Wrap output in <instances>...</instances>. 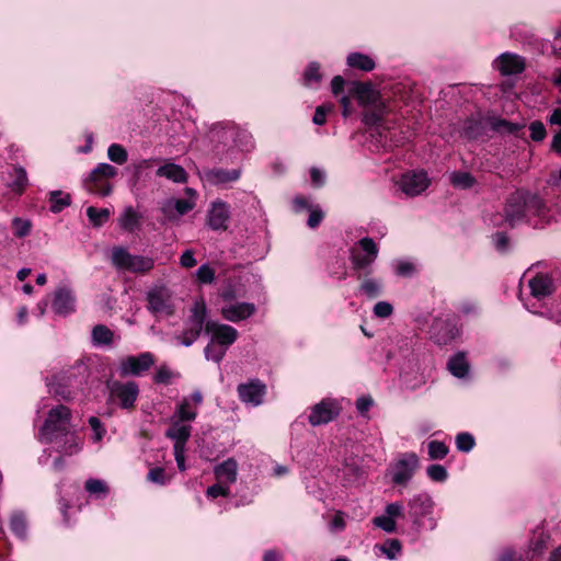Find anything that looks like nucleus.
<instances>
[{
	"label": "nucleus",
	"mask_w": 561,
	"mask_h": 561,
	"mask_svg": "<svg viewBox=\"0 0 561 561\" xmlns=\"http://www.w3.org/2000/svg\"><path fill=\"white\" fill-rule=\"evenodd\" d=\"M192 426L190 423L179 419L170 417L165 436L173 442V454L181 471L185 470L186 443L191 437Z\"/></svg>",
	"instance_id": "1"
},
{
	"label": "nucleus",
	"mask_w": 561,
	"mask_h": 561,
	"mask_svg": "<svg viewBox=\"0 0 561 561\" xmlns=\"http://www.w3.org/2000/svg\"><path fill=\"white\" fill-rule=\"evenodd\" d=\"M158 176L167 178L174 183H186L187 172L183 167L175 163H165L157 170Z\"/></svg>",
	"instance_id": "24"
},
{
	"label": "nucleus",
	"mask_w": 561,
	"mask_h": 561,
	"mask_svg": "<svg viewBox=\"0 0 561 561\" xmlns=\"http://www.w3.org/2000/svg\"><path fill=\"white\" fill-rule=\"evenodd\" d=\"M147 479L157 484H163L165 482V472L161 467L151 468L148 471Z\"/></svg>",
	"instance_id": "50"
},
{
	"label": "nucleus",
	"mask_w": 561,
	"mask_h": 561,
	"mask_svg": "<svg viewBox=\"0 0 561 561\" xmlns=\"http://www.w3.org/2000/svg\"><path fill=\"white\" fill-rule=\"evenodd\" d=\"M531 295L537 299H543L551 296L556 290V285L549 274H537L529 280Z\"/></svg>",
	"instance_id": "19"
},
{
	"label": "nucleus",
	"mask_w": 561,
	"mask_h": 561,
	"mask_svg": "<svg viewBox=\"0 0 561 561\" xmlns=\"http://www.w3.org/2000/svg\"><path fill=\"white\" fill-rule=\"evenodd\" d=\"M401 546L397 539L388 540L382 547L381 550L383 553L388 556L389 559H394L396 556L400 552Z\"/></svg>",
	"instance_id": "49"
},
{
	"label": "nucleus",
	"mask_w": 561,
	"mask_h": 561,
	"mask_svg": "<svg viewBox=\"0 0 561 561\" xmlns=\"http://www.w3.org/2000/svg\"><path fill=\"white\" fill-rule=\"evenodd\" d=\"M11 530L20 538L26 535V520L23 514L15 513L10 519Z\"/></svg>",
	"instance_id": "35"
},
{
	"label": "nucleus",
	"mask_w": 561,
	"mask_h": 561,
	"mask_svg": "<svg viewBox=\"0 0 561 561\" xmlns=\"http://www.w3.org/2000/svg\"><path fill=\"white\" fill-rule=\"evenodd\" d=\"M330 527L332 530H342L344 529L345 527V522H344V517H343V514L342 513H336L331 523H330Z\"/></svg>",
	"instance_id": "60"
},
{
	"label": "nucleus",
	"mask_w": 561,
	"mask_h": 561,
	"mask_svg": "<svg viewBox=\"0 0 561 561\" xmlns=\"http://www.w3.org/2000/svg\"><path fill=\"white\" fill-rule=\"evenodd\" d=\"M448 370L458 378H462L468 374L469 365L463 353L453 356L447 364Z\"/></svg>",
	"instance_id": "27"
},
{
	"label": "nucleus",
	"mask_w": 561,
	"mask_h": 561,
	"mask_svg": "<svg viewBox=\"0 0 561 561\" xmlns=\"http://www.w3.org/2000/svg\"><path fill=\"white\" fill-rule=\"evenodd\" d=\"M414 271V266L410 262H400L397 267V273L399 275H410Z\"/></svg>",
	"instance_id": "64"
},
{
	"label": "nucleus",
	"mask_w": 561,
	"mask_h": 561,
	"mask_svg": "<svg viewBox=\"0 0 561 561\" xmlns=\"http://www.w3.org/2000/svg\"><path fill=\"white\" fill-rule=\"evenodd\" d=\"M256 311V307L251 302H237L221 307L220 314L230 322H239L252 317Z\"/></svg>",
	"instance_id": "16"
},
{
	"label": "nucleus",
	"mask_w": 561,
	"mask_h": 561,
	"mask_svg": "<svg viewBox=\"0 0 561 561\" xmlns=\"http://www.w3.org/2000/svg\"><path fill=\"white\" fill-rule=\"evenodd\" d=\"M141 216L131 206L126 207L118 218L119 227L128 232H134L140 227Z\"/></svg>",
	"instance_id": "25"
},
{
	"label": "nucleus",
	"mask_w": 561,
	"mask_h": 561,
	"mask_svg": "<svg viewBox=\"0 0 561 561\" xmlns=\"http://www.w3.org/2000/svg\"><path fill=\"white\" fill-rule=\"evenodd\" d=\"M360 289L369 298H375L380 293V285L374 279H366L360 285Z\"/></svg>",
	"instance_id": "46"
},
{
	"label": "nucleus",
	"mask_w": 561,
	"mask_h": 561,
	"mask_svg": "<svg viewBox=\"0 0 561 561\" xmlns=\"http://www.w3.org/2000/svg\"><path fill=\"white\" fill-rule=\"evenodd\" d=\"M323 217H324V214L319 207L310 208V214H309L307 224L310 228H316L320 225Z\"/></svg>",
	"instance_id": "53"
},
{
	"label": "nucleus",
	"mask_w": 561,
	"mask_h": 561,
	"mask_svg": "<svg viewBox=\"0 0 561 561\" xmlns=\"http://www.w3.org/2000/svg\"><path fill=\"white\" fill-rule=\"evenodd\" d=\"M238 465L232 458L227 459L215 468L217 484L208 488L207 491H225L231 483L237 480Z\"/></svg>",
	"instance_id": "14"
},
{
	"label": "nucleus",
	"mask_w": 561,
	"mask_h": 561,
	"mask_svg": "<svg viewBox=\"0 0 561 561\" xmlns=\"http://www.w3.org/2000/svg\"><path fill=\"white\" fill-rule=\"evenodd\" d=\"M112 264L118 271L146 274L153 268L154 261L149 256L131 254L123 247H115L112 250Z\"/></svg>",
	"instance_id": "2"
},
{
	"label": "nucleus",
	"mask_w": 561,
	"mask_h": 561,
	"mask_svg": "<svg viewBox=\"0 0 561 561\" xmlns=\"http://www.w3.org/2000/svg\"><path fill=\"white\" fill-rule=\"evenodd\" d=\"M373 524L387 533H392L396 529V520L392 519V517L387 516L386 514L375 517L373 519Z\"/></svg>",
	"instance_id": "43"
},
{
	"label": "nucleus",
	"mask_w": 561,
	"mask_h": 561,
	"mask_svg": "<svg viewBox=\"0 0 561 561\" xmlns=\"http://www.w3.org/2000/svg\"><path fill=\"white\" fill-rule=\"evenodd\" d=\"M347 65L363 71H371L375 68L374 60L369 56L359 53L350 54Z\"/></svg>",
	"instance_id": "28"
},
{
	"label": "nucleus",
	"mask_w": 561,
	"mask_h": 561,
	"mask_svg": "<svg viewBox=\"0 0 561 561\" xmlns=\"http://www.w3.org/2000/svg\"><path fill=\"white\" fill-rule=\"evenodd\" d=\"M419 458L415 454H404L392 468V480L394 483L402 485L409 481L414 470L417 468Z\"/></svg>",
	"instance_id": "12"
},
{
	"label": "nucleus",
	"mask_w": 561,
	"mask_h": 561,
	"mask_svg": "<svg viewBox=\"0 0 561 561\" xmlns=\"http://www.w3.org/2000/svg\"><path fill=\"white\" fill-rule=\"evenodd\" d=\"M496 68L504 76L518 75L525 69V59L516 54L504 53L495 61Z\"/></svg>",
	"instance_id": "18"
},
{
	"label": "nucleus",
	"mask_w": 561,
	"mask_h": 561,
	"mask_svg": "<svg viewBox=\"0 0 561 561\" xmlns=\"http://www.w3.org/2000/svg\"><path fill=\"white\" fill-rule=\"evenodd\" d=\"M393 311L392 306L387 301H379L374 307V313L379 318H388Z\"/></svg>",
	"instance_id": "51"
},
{
	"label": "nucleus",
	"mask_w": 561,
	"mask_h": 561,
	"mask_svg": "<svg viewBox=\"0 0 561 561\" xmlns=\"http://www.w3.org/2000/svg\"><path fill=\"white\" fill-rule=\"evenodd\" d=\"M50 210L60 213L64 208L70 206L71 195L62 191H53L49 193Z\"/></svg>",
	"instance_id": "30"
},
{
	"label": "nucleus",
	"mask_w": 561,
	"mask_h": 561,
	"mask_svg": "<svg viewBox=\"0 0 561 561\" xmlns=\"http://www.w3.org/2000/svg\"><path fill=\"white\" fill-rule=\"evenodd\" d=\"M196 278L202 284H211L215 280V270L209 264H203L196 271Z\"/></svg>",
	"instance_id": "39"
},
{
	"label": "nucleus",
	"mask_w": 561,
	"mask_h": 561,
	"mask_svg": "<svg viewBox=\"0 0 561 561\" xmlns=\"http://www.w3.org/2000/svg\"><path fill=\"white\" fill-rule=\"evenodd\" d=\"M450 183L456 187L468 188L473 185L474 180L467 172H454L450 174Z\"/></svg>",
	"instance_id": "37"
},
{
	"label": "nucleus",
	"mask_w": 561,
	"mask_h": 561,
	"mask_svg": "<svg viewBox=\"0 0 561 561\" xmlns=\"http://www.w3.org/2000/svg\"><path fill=\"white\" fill-rule=\"evenodd\" d=\"M110 485L100 479H89L85 482V491H106Z\"/></svg>",
	"instance_id": "54"
},
{
	"label": "nucleus",
	"mask_w": 561,
	"mask_h": 561,
	"mask_svg": "<svg viewBox=\"0 0 561 561\" xmlns=\"http://www.w3.org/2000/svg\"><path fill=\"white\" fill-rule=\"evenodd\" d=\"M197 416V411L192 407L188 398H184L175 408L172 417L184 422H193Z\"/></svg>",
	"instance_id": "26"
},
{
	"label": "nucleus",
	"mask_w": 561,
	"mask_h": 561,
	"mask_svg": "<svg viewBox=\"0 0 561 561\" xmlns=\"http://www.w3.org/2000/svg\"><path fill=\"white\" fill-rule=\"evenodd\" d=\"M310 178H311V181L312 183L316 185V186H320L323 184L324 182V174L322 171H320L319 169L317 168H312L310 170Z\"/></svg>",
	"instance_id": "61"
},
{
	"label": "nucleus",
	"mask_w": 561,
	"mask_h": 561,
	"mask_svg": "<svg viewBox=\"0 0 561 561\" xmlns=\"http://www.w3.org/2000/svg\"><path fill=\"white\" fill-rule=\"evenodd\" d=\"M13 232L16 237H24L28 234L31 229V224L28 220H24L21 218H14L12 220Z\"/></svg>",
	"instance_id": "45"
},
{
	"label": "nucleus",
	"mask_w": 561,
	"mask_h": 561,
	"mask_svg": "<svg viewBox=\"0 0 561 561\" xmlns=\"http://www.w3.org/2000/svg\"><path fill=\"white\" fill-rule=\"evenodd\" d=\"M456 446L460 451L468 453L474 446V438L469 433H460L456 437Z\"/></svg>",
	"instance_id": "41"
},
{
	"label": "nucleus",
	"mask_w": 561,
	"mask_h": 561,
	"mask_svg": "<svg viewBox=\"0 0 561 561\" xmlns=\"http://www.w3.org/2000/svg\"><path fill=\"white\" fill-rule=\"evenodd\" d=\"M117 170L108 163H100L91 172L87 182V187L90 193L106 196L112 192V185L104 180L116 176Z\"/></svg>",
	"instance_id": "7"
},
{
	"label": "nucleus",
	"mask_w": 561,
	"mask_h": 561,
	"mask_svg": "<svg viewBox=\"0 0 561 561\" xmlns=\"http://www.w3.org/2000/svg\"><path fill=\"white\" fill-rule=\"evenodd\" d=\"M82 442L77 437V435L69 434L66 435V439L64 445L60 447V454L65 456H72L78 454L81 450Z\"/></svg>",
	"instance_id": "32"
},
{
	"label": "nucleus",
	"mask_w": 561,
	"mask_h": 561,
	"mask_svg": "<svg viewBox=\"0 0 561 561\" xmlns=\"http://www.w3.org/2000/svg\"><path fill=\"white\" fill-rule=\"evenodd\" d=\"M523 126L511 123L506 119H497L493 123V129L496 131H504L508 134H514L518 131Z\"/></svg>",
	"instance_id": "44"
},
{
	"label": "nucleus",
	"mask_w": 561,
	"mask_h": 561,
	"mask_svg": "<svg viewBox=\"0 0 561 561\" xmlns=\"http://www.w3.org/2000/svg\"><path fill=\"white\" fill-rule=\"evenodd\" d=\"M108 159L117 164H123L127 161V151L118 144H113L107 149Z\"/></svg>",
	"instance_id": "36"
},
{
	"label": "nucleus",
	"mask_w": 561,
	"mask_h": 561,
	"mask_svg": "<svg viewBox=\"0 0 561 561\" xmlns=\"http://www.w3.org/2000/svg\"><path fill=\"white\" fill-rule=\"evenodd\" d=\"M194 208V203L186 199H170L162 206V211L169 219L175 218L176 216H183Z\"/></svg>",
	"instance_id": "23"
},
{
	"label": "nucleus",
	"mask_w": 561,
	"mask_h": 561,
	"mask_svg": "<svg viewBox=\"0 0 561 561\" xmlns=\"http://www.w3.org/2000/svg\"><path fill=\"white\" fill-rule=\"evenodd\" d=\"M207 317V307L203 298L196 299L191 308L188 318V329L181 336V342L185 346L192 345L199 336Z\"/></svg>",
	"instance_id": "3"
},
{
	"label": "nucleus",
	"mask_w": 561,
	"mask_h": 561,
	"mask_svg": "<svg viewBox=\"0 0 561 561\" xmlns=\"http://www.w3.org/2000/svg\"><path fill=\"white\" fill-rule=\"evenodd\" d=\"M89 424L92 427V430L94 431L95 440L96 442L101 440L105 433V430L103 428L101 421L96 416H91L89 419Z\"/></svg>",
	"instance_id": "55"
},
{
	"label": "nucleus",
	"mask_w": 561,
	"mask_h": 561,
	"mask_svg": "<svg viewBox=\"0 0 561 561\" xmlns=\"http://www.w3.org/2000/svg\"><path fill=\"white\" fill-rule=\"evenodd\" d=\"M87 216L93 226L100 227L108 220L111 211L107 208L98 209L91 206L87 208Z\"/></svg>",
	"instance_id": "33"
},
{
	"label": "nucleus",
	"mask_w": 561,
	"mask_h": 561,
	"mask_svg": "<svg viewBox=\"0 0 561 561\" xmlns=\"http://www.w3.org/2000/svg\"><path fill=\"white\" fill-rule=\"evenodd\" d=\"M148 310L157 317H170L174 313V305L170 290L163 286L152 288L147 294Z\"/></svg>",
	"instance_id": "6"
},
{
	"label": "nucleus",
	"mask_w": 561,
	"mask_h": 561,
	"mask_svg": "<svg viewBox=\"0 0 561 561\" xmlns=\"http://www.w3.org/2000/svg\"><path fill=\"white\" fill-rule=\"evenodd\" d=\"M240 176L239 170H213L208 172L207 178L214 184H222L238 180Z\"/></svg>",
	"instance_id": "29"
},
{
	"label": "nucleus",
	"mask_w": 561,
	"mask_h": 561,
	"mask_svg": "<svg viewBox=\"0 0 561 561\" xmlns=\"http://www.w3.org/2000/svg\"><path fill=\"white\" fill-rule=\"evenodd\" d=\"M327 112L324 106H318L316 108L312 122L317 125H323L327 121Z\"/></svg>",
	"instance_id": "59"
},
{
	"label": "nucleus",
	"mask_w": 561,
	"mask_h": 561,
	"mask_svg": "<svg viewBox=\"0 0 561 561\" xmlns=\"http://www.w3.org/2000/svg\"><path fill=\"white\" fill-rule=\"evenodd\" d=\"M53 309L61 316L75 311V297L72 293L66 288L57 289L53 301Z\"/></svg>",
	"instance_id": "22"
},
{
	"label": "nucleus",
	"mask_w": 561,
	"mask_h": 561,
	"mask_svg": "<svg viewBox=\"0 0 561 561\" xmlns=\"http://www.w3.org/2000/svg\"><path fill=\"white\" fill-rule=\"evenodd\" d=\"M205 332L211 336V342H216L226 350L233 344L238 337V331L228 324L216 321H207Z\"/></svg>",
	"instance_id": "11"
},
{
	"label": "nucleus",
	"mask_w": 561,
	"mask_h": 561,
	"mask_svg": "<svg viewBox=\"0 0 561 561\" xmlns=\"http://www.w3.org/2000/svg\"><path fill=\"white\" fill-rule=\"evenodd\" d=\"M525 215V197L523 193H515L505 208V218L511 226H514Z\"/></svg>",
	"instance_id": "21"
},
{
	"label": "nucleus",
	"mask_w": 561,
	"mask_h": 561,
	"mask_svg": "<svg viewBox=\"0 0 561 561\" xmlns=\"http://www.w3.org/2000/svg\"><path fill=\"white\" fill-rule=\"evenodd\" d=\"M431 183L426 172L412 171L401 175L398 184L400 190L408 196H416L424 192Z\"/></svg>",
	"instance_id": "9"
},
{
	"label": "nucleus",
	"mask_w": 561,
	"mask_h": 561,
	"mask_svg": "<svg viewBox=\"0 0 561 561\" xmlns=\"http://www.w3.org/2000/svg\"><path fill=\"white\" fill-rule=\"evenodd\" d=\"M230 218L229 206L222 201H216L211 204L208 211L207 221L213 230H226Z\"/></svg>",
	"instance_id": "17"
},
{
	"label": "nucleus",
	"mask_w": 561,
	"mask_h": 561,
	"mask_svg": "<svg viewBox=\"0 0 561 561\" xmlns=\"http://www.w3.org/2000/svg\"><path fill=\"white\" fill-rule=\"evenodd\" d=\"M92 339L95 344L108 345L113 341V332L105 325H95L92 331Z\"/></svg>",
	"instance_id": "34"
},
{
	"label": "nucleus",
	"mask_w": 561,
	"mask_h": 561,
	"mask_svg": "<svg viewBox=\"0 0 561 561\" xmlns=\"http://www.w3.org/2000/svg\"><path fill=\"white\" fill-rule=\"evenodd\" d=\"M339 414V407L335 402L323 400L316 404L309 414V423L312 426L327 424Z\"/></svg>",
	"instance_id": "15"
},
{
	"label": "nucleus",
	"mask_w": 561,
	"mask_h": 561,
	"mask_svg": "<svg viewBox=\"0 0 561 561\" xmlns=\"http://www.w3.org/2000/svg\"><path fill=\"white\" fill-rule=\"evenodd\" d=\"M15 181L12 183V188L22 193L27 185V174L23 168H14Z\"/></svg>",
	"instance_id": "42"
},
{
	"label": "nucleus",
	"mask_w": 561,
	"mask_h": 561,
	"mask_svg": "<svg viewBox=\"0 0 561 561\" xmlns=\"http://www.w3.org/2000/svg\"><path fill=\"white\" fill-rule=\"evenodd\" d=\"M71 421V411L66 405L53 408L41 430V435L46 442L53 440V435L66 432Z\"/></svg>",
	"instance_id": "4"
},
{
	"label": "nucleus",
	"mask_w": 561,
	"mask_h": 561,
	"mask_svg": "<svg viewBox=\"0 0 561 561\" xmlns=\"http://www.w3.org/2000/svg\"><path fill=\"white\" fill-rule=\"evenodd\" d=\"M350 94L354 95L362 106L374 105L379 101V93L369 83L353 82Z\"/></svg>",
	"instance_id": "20"
},
{
	"label": "nucleus",
	"mask_w": 561,
	"mask_h": 561,
	"mask_svg": "<svg viewBox=\"0 0 561 561\" xmlns=\"http://www.w3.org/2000/svg\"><path fill=\"white\" fill-rule=\"evenodd\" d=\"M237 391L243 403L257 407L263 403L266 386L259 379H252L249 382L240 383Z\"/></svg>",
	"instance_id": "10"
},
{
	"label": "nucleus",
	"mask_w": 561,
	"mask_h": 561,
	"mask_svg": "<svg viewBox=\"0 0 561 561\" xmlns=\"http://www.w3.org/2000/svg\"><path fill=\"white\" fill-rule=\"evenodd\" d=\"M358 243L365 254H362L356 250H352L351 261L354 268L363 270L368 267L376 260L378 249L374 240L368 237L360 239Z\"/></svg>",
	"instance_id": "13"
},
{
	"label": "nucleus",
	"mask_w": 561,
	"mask_h": 561,
	"mask_svg": "<svg viewBox=\"0 0 561 561\" xmlns=\"http://www.w3.org/2000/svg\"><path fill=\"white\" fill-rule=\"evenodd\" d=\"M152 162H153L152 159H144V160L139 161L138 163H136L134 165L136 178H140L141 173L145 170L150 169L152 167Z\"/></svg>",
	"instance_id": "58"
},
{
	"label": "nucleus",
	"mask_w": 561,
	"mask_h": 561,
	"mask_svg": "<svg viewBox=\"0 0 561 561\" xmlns=\"http://www.w3.org/2000/svg\"><path fill=\"white\" fill-rule=\"evenodd\" d=\"M180 264L185 268H191L196 265V260L194 257V252L192 250H186L180 257Z\"/></svg>",
	"instance_id": "56"
},
{
	"label": "nucleus",
	"mask_w": 561,
	"mask_h": 561,
	"mask_svg": "<svg viewBox=\"0 0 561 561\" xmlns=\"http://www.w3.org/2000/svg\"><path fill=\"white\" fill-rule=\"evenodd\" d=\"M344 79L341 76H335L331 81V89L333 94H339L344 88Z\"/></svg>",
	"instance_id": "62"
},
{
	"label": "nucleus",
	"mask_w": 561,
	"mask_h": 561,
	"mask_svg": "<svg viewBox=\"0 0 561 561\" xmlns=\"http://www.w3.org/2000/svg\"><path fill=\"white\" fill-rule=\"evenodd\" d=\"M179 375L174 373L168 365H160L153 375V382L159 385H170Z\"/></svg>",
	"instance_id": "31"
},
{
	"label": "nucleus",
	"mask_w": 561,
	"mask_h": 561,
	"mask_svg": "<svg viewBox=\"0 0 561 561\" xmlns=\"http://www.w3.org/2000/svg\"><path fill=\"white\" fill-rule=\"evenodd\" d=\"M226 354V348L216 350L213 344H208L205 348V357L208 360L219 363Z\"/></svg>",
	"instance_id": "52"
},
{
	"label": "nucleus",
	"mask_w": 561,
	"mask_h": 561,
	"mask_svg": "<svg viewBox=\"0 0 561 561\" xmlns=\"http://www.w3.org/2000/svg\"><path fill=\"white\" fill-rule=\"evenodd\" d=\"M305 83L307 85H311L313 83H319L321 80L320 67L318 64H310L304 73Z\"/></svg>",
	"instance_id": "40"
},
{
	"label": "nucleus",
	"mask_w": 561,
	"mask_h": 561,
	"mask_svg": "<svg viewBox=\"0 0 561 561\" xmlns=\"http://www.w3.org/2000/svg\"><path fill=\"white\" fill-rule=\"evenodd\" d=\"M154 364V356L150 352L137 356H126L121 359L118 371L121 377L140 376Z\"/></svg>",
	"instance_id": "8"
},
{
	"label": "nucleus",
	"mask_w": 561,
	"mask_h": 561,
	"mask_svg": "<svg viewBox=\"0 0 561 561\" xmlns=\"http://www.w3.org/2000/svg\"><path fill=\"white\" fill-rule=\"evenodd\" d=\"M427 476L434 481H444L447 479V470L440 465H432L427 468Z\"/></svg>",
	"instance_id": "48"
},
{
	"label": "nucleus",
	"mask_w": 561,
	"mask_h": 561,
	"mask_svg": "<svg viewBox=\"0 0 561 561\" xmlns=\"http://www.w3.org/2000/svg\"><path fill=\"white\" fill-rule=\"evenodd\" d=\"M294 209L296 211H302L304 209H310L307 198L297 196L293 201Z\"/></svg>",
	"instance_id": "63"
},
{
	"label": "nucleus",
	"mask_w": 561,
	"mask_h": 561,
	"mask_svg": "<svg viewBox=\"0 0 561 561\" xmlns=\"http://www.w3.org/2000/svg\"><path fill=\"white\" fill-rule=\"evenodd\" d=\"M371 405H373V400L369 397H362V398H358L356 401V409L362 414L366 413L370 409Z\"/></svg>",
	"instance_id": "57"
},
{
	"label": "nucleus",
	"mask_w": 561,
	"mask_h": 561,
	"mask_svg": "<svg viewBox=\"0 0 561 561\" xmlns=\"http://www.w3.org/2000/svg\"><path fill=\"white\" fill-rule=\"evenodd\" d=\"M110 399L118 401L119 407L125 410L135 408V403L139 397V387L136 381H112L107 385Z\"/></svg>",
	"instance_id": "5"
},
{
	"label": "nucleus",
	"mask_w": 561,
	"mask_h": 561,
	"mask_svg": "<svg viewBox=\"0 0 561 561\" xmlns=\"http://www.w3.org/2000/svg\"><path fill=\"white\" fill-rule=\"evenodd\" d=\"M427 447L431 459H443L448 454V447L439 440H431Z\"/></svg>",
	"instance_id": "38"
},
{
	"label": "nucleus",
	"mask_w": 561,
	"mask_h": 561,
	"mask_svg": "<svg viewBox=\"0 0 561 561\" xmlns=\"http://www.w3.org/2000/svg\"><path fill=\"white\" fill-rule=\"evenodd\" d=\"M529 129H530V137L534 141H541L545 139L547 133H546V127L541 122H539V121L533 122L529 126Z\"/></svg>",
	"instance_id": "47"
}]
</instances>
